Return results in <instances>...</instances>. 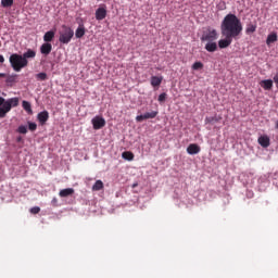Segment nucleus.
<instances>
[{
  "mask_svg": "<svg viewBox=\"0 0 278 278\" xmlns=\"http://www.w3.org/2000/svg\"><path fill=\"white\" fill-rule=\"evenodd\" d=\"M28 129L29 131H36V129H38V125L34 122H28Z\"/></svg>",
  "mask_w": 278,
  "mask_h": 278,
  "instance_id": "obj_29",
  "label": "nucleus"
},
{
  "mask_svg": "<svg viewBox=\"0 0 278 278\" xmlns=\"http://www.w3.org/2000/svg\"><path fill=\"white\" fill-rule=\"evenodd\" d=\"M22 108L25 110V112H27V114H34V110H31V103L24 100L22 102Z\"/></svg>",
  "mask_w": 278,
  "mask_h": 278,
  "instance_id": "obj_22",
  "label": "nucleus"
},
{
  "mask_svg": "<svg viewBox=\"0 0 278 278\" xmlns=\"http://www.w3.org/2000/svg\"><path fill=\"white\" fill-rule=\"evenodd\" d=\"M201 40L203 42H216V40H218V31L216 29H211L208 28L207 31H205L202 35Z\"/></svg>",
  "mask_w": 278,
  "mask_h": 278,
  "instance_id": "obj_5",
  "label": "nucleus"
},
{
  "mask_svg": "<svg viewBox=\"0 0 278 278\" xmlns=\"http://www.w3.org/2000/svg\"><path fill=\"white\" fill-rule=\"evenodd\" d=\"M191 68H192V71H201V68H203V63L201 61H198L192 64Z\"/></svg>",
  "mask_w": 278,
  "mask_h": 278,
  "instance_id": "obj_27",
  "label": "nucleus"
},
{
  "mask_svg": "<svg viewBox=\"0 0 278 278\" xmlns=\"http://www.w3.org/2000/svg\"><path fill=\"white\" fill-rule=\"evenodd\" d=\"M122 157H124V160H128V162H131L134 161V152L125 151L123 152Z\"/></svg>",
  "mask_w": 278,
  "mask_h": 278,
  "instance_id": "obj_25",
  "label": "nucleus"
},
{
  "mask_svg": "<svg viewBox=\"0 0 278 278\" xmlns=\"http://www.w3.org/2000/svg\"><path fill=\"white\" fill-rule=\"evenodd\" d=\"M73 194H75V189L73 188H66L59 192V197H61V199H66V197H73Z\"/></svg>",
  "mask_w": 278,
  "mask_h": 278,
  "instance_id": "obj_12",
  "label": "nucleus"
},
{
  "mask_svg": "<svg viewBox=\"0 0 278 278\" xmlns=\"http://www.w3.org/2000/svg\"><path fill=\"white\" fill-rule=\"evenodd\" d=\"M12 108H18V98L5 100L3 97H0V118H5Z\"/></svg>",
  "mask_w": 278,
  "mask_h": 278,
  "instance_id": "obj_3",
  "label": "nucleus"
},
{
  "mask_svg": "<svg viewBox=\"0 0 278 278\" xmlns=\"http://www.w3.org/2000/svg\"><path fill=\"white\" fill-rule=\"evenodd\" d=\"M258 144L264 149H267V147H270V138L266 135L258 137Z\"/></svg>",
  "mask_w": 278,
  "mask_h": 278,
  "instance_id": "obj_13",
  "label": "nucleus"
},
{
  "mask_svg": "<svg viewBox=\"0 0 278 278\" xmlns=\"http://www.w3.org/2000/svg\"><path fill=\"white\" fill-rule=\"evenodd\" d=\"M91 123L93 125V129H103V126L105 125V118L96 116L92 118Z\"/></svg>",
  "mask_w": 278,
  "mask_h": 278,
  "instance_id": "obj_6",
  "label": "nucleus"
},
{
  "mask_svg": "<svg viewBox=\"0 0 278 278\" xmlns=\"http://www.w3.org/2000/svg\"><path fill=\"white\" fill-rule=\"evenodd\" d=\"M9 62L15 73H21L23 68H26V66H28L29 64V61L25 60L23 55L18 53L11 54L9 58Z\"/></svg>",
  "mask_w": 278,
  "mask_h": 278,
  "instance_id": "obj_2",
  "label": "nucleus"
},
{
  "mask_svg": "<svg viewBox=\"0 0 278 278\" xmlns=\"http://www.w3.org/2000/svg\"><path fill=\"white\" fill-rule=\"evenodd\" d=\"M2 8H12L14 5V0H1Z\"/></svg>",
  "mask_w": 278,
  "mask_h": 278,
  "instance_id": "obj_26",
  "label": "nucleus"
},
{
  "mask_svg": "<svg viewBox=\"0 0 278 278\" xmlns=\"http://www.w3.org/2000/svg\"><path fill=\"white\" fill-rule=\"evenodd\" d=\"M164 101H166V93L165 92H163L159 96V102L164 103Z\"/></svg>",
  "mask_w": 278,
  "mask_h": 278,
  "instance_id": "obj_32",
  "label": "nucleus"
},
{
  "mask_svg": "<svg viewBox=\"0 0 278 278\" xmlns=\"http://www.w3.org/2000/svg\"><path fill=\"white\" fill-rule=\"evenodd\" d=\"M187 153H189V155H197L201 153V147L197 143H190L187 148Z\"/></svg>",
  "mask_w": 278,
  "mask_h": 278,
  "instance_id": "obj_8",
  "label": "nucleus"
},
{
  "mask_svg": "<svg viewBox=\"0 0 278 278\" xmlns=\"http://www.w3.org/2000/svg\"><path fill=\"white\" fill-rule=\"evenodd\" d=\"M22 58L25 60L34 59L36 58V51L28 49L26 52L22 54Z\"/></svg>",
  "mask_w": 278,
  "mask_h": 278,
  "instance_id": "obj_21",
  "label": "nucleus"
},
{
  "mask_svg": "<svg viewBox=\"0 0 278 278\" xmlns=\"http://www.w3.org/2000/svg\"><path fill=\"white\" fill-rule=\"evenodd\" d=\"M75 36L76 38H84V36H86V28L84 27V25L78 26L75 31Z\"/></svg>",
  "mask_w": 278,
  "mask_h": 278,
  "instance_id": "obj_20",
  "label": "nucleus"
},
{
  "mask_svg": "<svg viewBox=\"0 0 278 278\" xmlns=\"http://www.w3.org/2000/svg\"><path fill=\"white\" fill-rule=\"evenodd\" d=\"M261 86L265 90H273V79H265L261 81Z\"/></svg>",
  "mask_w": 278,
  "mask_h": 278,
  "instance_id": "obj_19",
  "label": "nucleus"
},
{
  "mask_svg": "<svg viewBox=\"0 0 278 278\" xmlns=\"http://www.w3.org/2000/svg\"><path fill=\"white\" fill-rule=\"evenodd\" d=\"M30 214H40V206H34L30 208Z\"/></svg>",
  "mask_w": 278,
  "mask_h": 278,
  "instance_id": "obj_31",
  "label": "nucleus"
},
{
  "mask_svg": "<svg viewBox=\"0 0 278 278\" xmlns=\"http://www.w3.org/2000/svg\"><path fill=\"white\" fill-rule=\"evenodd\" d=\"M223 119L220 116H208L205 117V125H215V123H219Z\"/></svg>",
  "mask_w": 278,
  "mask_h": 278,
  "instance_id": "obj_15",
  "label": "nucleus"
},
{
  "mask_svg": "<svg viewBox=\"0 0 278 278\" xmlns=\"http://www.w3.org/2000/svg\"><path fill=\"white\" fill-rule=\"evenodd\" d=\"M205 49L208 51V53H214V51L218 50V45L216 41H207Z\"/></svg>",
  "mask_w": 278,
  "mask_h": 278,
  "instance_id": "obj_14",
  "label": "nucleus"
},
{
  "mask_svg": "<svg viewBox=\"0 0 278 278\" xmlns=\"http://www.w3.org/2000/svg\"><path fill=\"white\" fill-rule=\"evenodd\" d=\"M242 29V22L238 16L233 13L227 14L220 24V34L224 36V39L218 41L219 49H227V47H230L233 40L240 38Z\"/></svg>",
  "mask_w": 278,
  "mask_h": 278,
  "instance_id": "obj_1",
  "label": "nucleus"
},
{
  "mask_svg": "<svg viewBox=\"0 0 278 278\" xmlns=\"http://www.w3.org/2000/svg\"><path fill=\"white\" fill-rule=\"evenodd\" d=\"M163 79H164L163 77L152 76L151 77V86H153V88H157L159 86L162 85Z\"/></svg>",
  "mask_w": 278,
  "mask_h": 278,
  "instance_id": "obj_17",
  "label": "nucleus"
},
{
  "mask_svg": "<svg viewBox=\"0 0 278 278\" xmlns=\"http://www.w3.org/2000/svg\"><path fill=\"white\" fill-rule=\"evenodd\" d=\"M7 75L4 73H0V78H5Z\"/></svg>",
  "mask_w": 278,
  "mask_h": 278,
  "instance_id": "obj_35",
  "label": "nucleus"
},
{
  "mask_svg": "<svg viewBox=\"0 0 278 278\" xmlns=\"http://www.w3.org/2000/svg\"><path fill=\"white\" fill-rule=\"evenodd\" d=\"M92 190L94 192H99V190H103V181L102 180H97L94 185L92 186Z\"/></svg>",
  "mask_w": 278,
  "mask_h": 278,
  "instance_id": "obj_24",
  "label": "nucleus"
},
{
  "mask_svg": "<svg viewBox=\"0 0 278 278\" xmlns=\"http://www.w3.org/2000/svg\"><path fill=\"white\" fill-rule=\"evenodd\" d=\"M277 33H271L267 36L266 45H273V42H277Z\"/></svg>",
  "mask_w": 278,
  "mask_h": 278,
  "instance_id": "obj_23",
  "label": "nucleus"
},
{
  "mask_svg": "<svg viewBox=\"0 0 278 278\" xmlns=\"http://www.w3.org/2000/svg\"><path fill=\"white\" fill-rule=\"evenodd\" d=\"M108 16V10L103 7H100L96 11V18L97 21H103Z\"/></svg>",
  "mask_w": 278,
  "mask_h": 278,
  "instance_id": "obj_9",
  "label": "nucleus"
},
{
  "mask_svg": "<svg viewBox=\"0 0 278 278\" xmlns=\"http://www.w3.org/2000/svg\"><path fill=\"white\" fill-rule=\"evenodd\" d=\"M36 78L39 79V81H47V73H39L36 75Z\"/></svg>",
  "mask_w": 278,
  "mask_h": 278,
  "instance_id": "obj_28",
  "label": "nucleus"
},
{
  "mask_svg": "<svg viewBox=\"0 0 278 278\" xmlns=\"http://www.w3.org/2000/svg\"><path fill=\"white\" fill-rule=\"evenodd\" d=\"M157 116V111L148 112L143 115H138L136 117L137 123H142V121H149V118H155Z\"/></svg>",
  "mask_w": 278,
  "mask_h": 278,
  "instance_id": "obj_7",
  "label": "nucleus"
},
{
  "mask_svg": "<svg viewBox=\"0 0 278 278\" xmlns=\"http://www.w3.org/2000/svg\"><path fill=\"white\" fill-rule=\"evenodd\" d=\"M136 186H138V184L132 185V188H136Z\"/></svg>",
  "mask_w": 278,
  "mask_h": 278,
  "instance_id": "obj_36",
  "label": "nucleus"
},
{
  "mask_svg": "<svg viewBox=\"0 0 278 278\" xmlns=\"http://www.w3.org/2000/svg\"><path fill=\"white\" fill-rule=\"evenodd\" d=\"M51 51H53V46L51 43L45 42L40 47V53H42V55H49V53H51Z\"/></svg>",
  "mask_w": 278,
  "mask_h": 278,
  "instance_id": "obj_11",
  "label": "nucleus"
},
{
  "mask_svg": "<svg viewBox=\"0 0 278 278\" xmlns=\"http://www.w3.org/2000/svg\"><path fill=\"white\" fill-rule=\"evenodd\" d=\"M256 30H257V25L253 24V23H250V24L247 25L245 34L249 36L251 34H255Z\"/></svg>",
  "mask_w": 278,
  "mask_h": 278,
  "instance_id": "obj_18",
  "label": "nucleus"
},
{
  "mask_svg": "<svg viewBox=\"0 0 278 278\" xmlns=\"http://www.w3.org/2000/svg\"><path fill=\"white\" fill-rule=\"evenodd\" d=\"M274 83L276 86H278V73L274 76Z\"/></svg>",
  "mask_w": 278,
  "mask_h": 278,
  "instance_id": "obj_33",
  "label": "nucleus"
},
{
  "mask_svg": "<svg viewBox=\"0 0 278 278\" xmlns=\"http://www.w3.org/2000/svg\"><path fill=\"white\" fill-rule=\"evenodd\" d=\"M55 38V31L49 30L43 35V40L48 43L52 42Z\"/></svg>",
  "mask_w": 278,
  "mask_h": 278,
  "instance_id": "obj_16",
  "label": "nucleus"
},
{
  "mask_svg": "<svg viewBox=\"0 0 278 278\" xmlns=\"http://www.w3.org/2000/svg\"><path fill=\"white\" fill-rule=\"evenodd\" d=\"M37 119L39 121L40 125H46L47 121H49V112L42 111V112L38 113Z\"/></svg>",
  "mask_w": 278,
  "mask_h": 278,
  "instance_id": "obj_10",
  "label": "nucleus"
},
{
  "mask_svg": "<svg viewBox=\"0 0 278 278\" xmlns=\"http://www.w3.org/2000/svg\"><path fill=\"white\" fill-rule=\"evenodd\" d=\"M74 36H75V31H73L71 27L63 25L62 30L60 31L59 41L62 45H68V42L73 40Z\"/></svg>",
  "mask_w": 278,
  "mask_h": 278,
  "instance_id": "obj_4",
  "label": "nucleus"
},
{
  "mask_svg": "<svg viewBox=\"0 0 278 278\" xmlns=\"http://www.w3.org/2000/svg\"><path fill=\"white\" fill-rule=\"evenodd\" d=\"M17 131L18 134H27V126H18Z\"/></svg>",
  "mask_w": 278,
  "mask_h": 278,
  "instance_id": "obj_30",
  "label": "nucleus"
},
{
  "mask_svg": "<svg viewBox=\"0 0 278 278\" xmlns=\"http://www.w3.org/2000/svg\"><path fill=\"white\" fill-rule=\"evenodd\" d=\"M3 62H5V58L3 56V54H0V64H3Z\"/></svg>",
  "mask_w": 278,
  "mask_h": 278,
  "instance_id": "obj_34",
  "label": "nucleus"
}]
</instances>
